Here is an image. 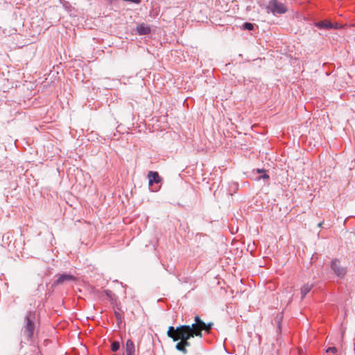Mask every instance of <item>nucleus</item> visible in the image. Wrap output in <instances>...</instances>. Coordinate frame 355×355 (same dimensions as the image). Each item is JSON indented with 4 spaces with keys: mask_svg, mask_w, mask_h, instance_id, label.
<instances>
[{
    "mask_svg": "<svg viewBox=\"0 0 355 355\" xmlns=\"http://www.w3.org/2000/svg\"><path fill=\"white\" fill-rule=\"evenodd\" d=\"M175 349L177 350L182 352L183 354L187 353V349L184 347V345H183L182 343L181 342V340L176 344Z\"/></svg>",
    "mask_w": 355,
    "mask_h": 355,
    "instance_id": "12",
    "label": "nucleus"
},
{
    "mask_svg": "<svg viewBox=\"0 0 355 355\" xmlns=\"http://www.w3.org/2000/svg\"><path fill=\"white\" fill-rule=\"evenodd\" d=\"M167 336L175 342L181 340L185 349L191 345L189 339L195 336L189 331L187 325H180L176 328L170 326L167 331Z\"/></svg>",
    "mask_w": 355,
    "mask_h": 355,
    "instance_id": "1",
    "label": "nucleus"
},
{
    "mask_svg": "<svg viewBox=\"0 0 355 355\" xmlns=\"http://www.w3.org/2000/svg\"><path fill=\"white\" fill-rule=\"evenodd\" d=\"M257 171H258V173H261L262 171V170L259 169Z\"/></svg>",
    "mask_w": 355,
    "mask_h": 355,
    "instance_id": "20",
    "label": "nucleus"
},
{
    "mask_svg": "<svg viewBox=\"0 0 355 355\" xmlns=\"http://www.w3.org/2000/svg\"><path fill=\"white\" fill-rule=\"evenodd\" d=\"M194 321L195 323L191 325H187V327H189V331L192 334L200 338L202 336V330L209 332L214 325L213 322L205 323L198 315L195 316Z\"/></svg>",
    "mask_w": 355,
    "mask_h": 355,
    "instance_id": "2",
    "label": "nucleus"
},
{
    "mask_svg": "<svg viewBox=\"0 0 355 355\" xmlns=\"http://www.w3.org/2000/svg\"><path fill=\"white\" fill-rule=\"evenodd\" d=\"M243 29L252 31L254 29V25L249 22H245L243 25Z\"/></svg>",
    "mask_w": 355,
    "mask_h": 355,
    "instance_id": "13",
    "label": "nucleus"
},
{
    "mask_svg": "<svg viewBox=\"0 0 355 355\" xmlns=\"http://www.w3.org/2000/svg\"><path fill=\"white\" fill-rule=\"evenodd\" d=\"M105 293H106V295H108V296L110 295V293H110V291H105Z\"/></svg>",
    "mask_w": 355,
    "mask_h": 355,
    "instance_id": "19",
    "label": "nucleus"
},
{
    "mask_svg": "<svg viewBox=\"0 0 355 355\" xmlns=\"http://www.w3.org/2000/svg\"><path fill=\"white\" fill-rule=\"evenodd\" d=\"M120 347V345H119V343L117 342V341H114L112 343V350L113 352H116L117 351Z\"/></svg>",
    "mask_w": 355,
    "mask_h": 355,
    "instance_id": "14",
    "label": "nucleus"
},
{
    "mask_svg": "<svg viewBox=\"0 0 355 355\" xmlns=\"http://www.w3.org/2000/svg\"><path fill=\"white\" fill-rule=\"evenodd\" d=\"M337 348L335 347H329L326 349V353H333V354H335L337 352Z\"/></svg>",
    "mask_w": 355,
    "mask_h": 355,
    "instance_id": "15",
    "label": "nucleus"
},
{
    "mask_svg": "<svg viewBox=\"0 0 355 355\" xmlns=\"http://www.w3.org/2000/svg\"><path fill=\"white\" fill-rule=\"evenodd\" d=\"M317 26L320 28H333V24L330 22L329 21H319L317 24Z\"/></svg>",
    "mask_w": 355,
    "mask_h": 355,
    "instance_id": "10",
    "label": "nucleus"
},
{
    "mask_svg": "<svg viewBox=\"0 0 355 355\" xmlns=\"http://www.w3.org/2000/svg\"><path fill=\"white\" fill-rule=\"evenodd\" d=\"M313 287V285L312 284H306L304 286H303L302 288H301V295H302V299H303L306 295L310 292V291L311 290Z\"/></svg>",
    "mask_w": 355,
    "mask_h": 355,
    "instance_id": "11",
    "label": "nucleus"
},
{
    "mask_svg": "<svg viewBox=\"0 0 355 355\" xmlns=\"http://www.w3.org/2000/svg\"><path fill=\"white\" fill-rule=\"evenodd\" d=\"M126 355H135V347L133 341L130 339L126 341L125 344Z\"/></svg>",
    "mask_w": 355,
    "mask_h": 355,
    "instance_id": "8",
    "label": "nucleus"
},
{
    "mask_svg": "<svg viewBox=\"0 0 355 355\" xmlns=\"http://www.w3.org/2000/svg\"><path fill=\"white\" fill-rule=\"evenodd\" d=\"M76 278L74 276L68 274H62L59 276L58 279L55 282V285H58L64 283L66 281H73Z\"/></svg>",
    "mask_w": 355,
    "mask_h": 355,
    "instance_id": "6",
    "label": "nucleus"
},
{
    "mask_svg": "<svg viewBox=\"0 0 355 355\" xmlns=\"http://www.w3.org/2000/svg\"><path fill=\"white\" fill-rule=\"evenodd\" d=\"M148 178L149 180V185H152L153 182L159 183L161 181V178L159 177L158 173L155 171H150L148 173Z\"/></svg>",
    "mask_w": 355,
    "mask_h": 355,
    "instance_id": "7",
    "label": "nucleus"
},
{
    "mask_svg": "<svg viewBox=\"0 0 355 355\" xmlns=\"http://www.w3.org/2000/svg\"><path fill=\"white\" fill-rule=\"evenodd\" d=\"M322 224H323V223H322V222L319 223H318V226L319 227H322Z\"/></svg>",
    "mask_w": 355,
    "mask_h": 355,
    "instance_id": "18",
    "label": "nucleus"
},
{
    "mask_svg": "<svg viewBox=\"0 0 355 355\" xmlns=\"http://www.w3.org/2000/svg\"><path fill=\"white\" fill-rule=\"evenodd\" d=\"M34 320L35 314L32 312L28 313L26 317V324L24 329V334L28 338H31L34 333Z\"/></svg>",
    "mask_w": 355,
    "mask_h": 355,
    "instance_id": "3",
    "label": "nucleus"
},
{
    "mask_svg": "<svg viewBox=\"0 0 355 355\" xmlns=\"http://www.w3.org/2000/svg\"><path fill=\"white\" fill-rule=\"evenodd\" d=\"M343 27V25H340V24H339L338 23H336V24H333V28H332L338 29V28H341Z\"/></svg>",
    "mask_w": 355,
    "mask_h": 355,
    "instance_id": "16",
    "label": "nucleus"
},
{
    "mask_svg": "<svg viewBox=\"0 0 355 355\" xmlns=\"http://www.w3.org/2000/svg\"><path fill=\"white\" fill-rule=\"evenodd\" d=\"M331 269L334 273L339 277H344L346 274V268L340 266V261L338 259H334L331 262Z\"/></svg>",
    "mask_w": 355,
    "mask_h": 355,
    "instance_id": "5",
    "label": "nucleus"
},
{
    "mask_svg": "<svg viewBox=\"0 0 355 355\" xmlns=\"http://www.w3.org/2000/svg\"><path fill=\"white\" fill-rule=\"evenodd\" d=\"M268 8L274 14H283L287 11L286 6L277 0H271L269 2Z\"/></svg>",
    "mask_w": 355,
    "mask_h": 355,
    "instance_id": "4",
    "label": "nucleus"
},
{
    "mask_svg": "<svg viewBox=\"0 0 355 355\" xmlns=\"http://www.w3.org/2000/svg\"><path fill=\"white\" fill-rule=\"evenodd\" d=\"M137 31L139 35H147L150 33V28L144 24H141L137 26Z\"/></svg>",
    "mask_w": 355,
    "mask_h": 355,
    "instance_id": "9",
    "label": "nucleus"
},
{
    "mask_svg": "<svg viewBox=\"0 0 355 355\" xmlns=\"http://www.w3.org/2000/svg\"><path fill=\"white\" fill-rule=\"evenodd\" d=\"M262 178H264V179H268L269 178V176L267 175V174H265L263 175V176H261Z\"/></svg>",
    "mask_w": 355,
    "mask_h": 355,
    "instance_id": "17",
    "label": "nucleus"
}]
</instances>
